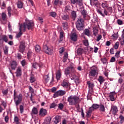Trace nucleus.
Wrapping results in <instances>:
<instances>
[{
	"label": "nucleus",
	"mask_w": 124,
	"mask_h": 124,
	"mask_svg": "<svg viewBox=\"0 0 124 124\" xmlns=\"http://www.w3.org/2000/svg\"><path fill=\"white\" fill-rule=\"evenodd\" d=\"M34 26V24L33 23L31 22V21H30V20H27L23 24L19 25V32L16 34L17 38H19L20 36H22L23 34L22 31L23 32L26 31L27 28L28 30H30V29H31Z\"/></svg>",
	"instance_id": "obj_1"
},
{
	"label": "nucleus",
	"mask_w": 124,
	"mask_h": 124,
	"mask_svg": "<svg viewBox=\"0 0 124 124\" xmlns=\"http://www.w3.org/2000/svg\"><path fill=\"white\" fill-rule=\"evenodd\" d=\"M76 74V71L74 66L73 64H71L69 66L65 69L64 74L66 77L74 76L75 77V75Z\"/></svg>",
	"instance_id": "obj_2"
},
{
	"label": "nucleus",
	"mask_w": 124,
	"mask_h": 124,
	"mask_svg": "<svg viewBox=\"0 0 124 124\" xmlns=\"http://www.w3.org/2000/svg\"><path fill=\"white\" fill-rule=\"evenodd\" d=\"M67 101L70 106H75L80 103V98L76 96L71 95L68 97Z\"/></svg>",
	"instance_id": "obj_3"
},
{
	"label": "nucleus",
	"mask_w": 124,
	"mask_h": 124,
	"mask_svg": "<svg viewBox=\"0 0 124 124\" xmlns=\"http://www.w3.org/2000/svg\"><path fill=\"white\" fill-rule=\"evenodd\" d=\"M23 99V95L21 93H19L18 95H17V92L16 91V90L14 91V101L16 104V106L17 108L19 105H20Z\"/></svg>",
	"instance_id": "obj_4"
},
{
	"label": "nucleus",
	"mask_w": 124,
	"mask_h": 124,
	"mask_svg": "<svg viewBox=\"0 0 124 124\" xmlns=\"http://www.w3.org/2000/svg\"><path fill=\"white\" fill-rule=\"evenodd\" d=\"M84 19L82 18H78L77 23L76 27L78 31H83L84 29Z\"/></svg>",
	"instance_id": "obj_5"
},
{
	"label": "nucleus",
	"mask_w": 124,
	"mask_h": 124,
	"mask_svg": "<svg viewBox=\"0 0 124 124\" xmlns=\"http://www.w3.org/2000/svg\"><path fill=\"white\" fill-rule=\"evenodd\" d=\"M43 50L44 52L48 55H51L53 50L49 48L46 45H44Z\"/></svg>",
	"instance_id": "obj_6"
},
{
	"label": "nucleus",
	"mask_w": 124,
	"mask_h": 124,
	"mask_svg": "<svg viewBox=\"0 0 124 124\" xmlns=\"http://www.w3.org/2000/svg\"><path fill=\"white\" fill-rule=\"evenodd\" d=\"M3 41L5 43H7L8 38L6 35H0V47L2 46H3Z\"/></svg>",
	"instance_id": "obj_7"
},
{
	"label": "nucleus",
	"mask_w": 124,
	"mask_h": 124,
	"mask_svg": "<svg viewBox=\"0 0 124 124\" xmlns=\"http://www.w3.org/2000/svg\"><path fill=\"white\" fill-rule=\"evenodd\" d=\"M96 11L98 14L101 15L103 17H105V16H108V12L105 9L102 10L97 9Z\"/></svg>",
	"instance_id": "obj_8"
},
{
	"label": "nucleus",
	"mask_w": 124,
	"mask_h": 124,
	"mask_svg": "<svg viewBox=\"0 0 124 124\" xmlns=\"http://www.w3.org/2000/svg\"><path fill=\"white\" fill-rule=\"evenodd\" d=\"M66 92L65 91L59 90L56 92L53 95V96L56 98L59 96H63L65 94Z\"/></svg>",
	"instance_id": "obj_9"
},
{
	"label": "nucleus",
	"mask_w": 124,
	"mask_h": 124,
	"mask_svg": "<svg viewBox=\"0 0 124 124\" xmlns=\"http://www.w3.org/2000/svg\"><path fill=\"white\" fill-rule=\"evenodd\" d=\"M87 84L89 87V91H91V93H93V89L94 86V83L93 82H91L90 81H87Z\"/></svg>",
	"instance_id": "obj_10"
},
{
	"label": "nucleus",
	"mask_w": 124,
	"mask_h": 124,
	"mask_svg": "<svg viewBox=\"0 0 124 124\" xmlns=\"http://www.w3.org/2000/svg\"><path fill=\"white\" fill-rule=\"evenodd\" d=\"M118 112V107L116 106H112L111 108L110 112L113 115H116Z\"/></svg>",
	"instance_id": "obj_11"
},
{
	"label": "nucleus",
	"mask_w": 124,
	"mask_h": 124,
	"mask_svg": "<svg viewBox=\"0 0 124 124\" xmlns=\"http://www.w3.org/2000/svg\"><path fill=\"white\" fill-rule=\"evenodd\" d=\"M62 77V72L61 70H58L57 72H56V78L57 81L61 80Z\"/></svg>",
	"instance_id": "obj_12"
},
{
	"label": "nucleus",
	"mask_w": 124,
	"mask_h": 124,
	"mask_svg": "<svg viewBox=\"0 0 124 124\" xmlns=\"http://www.w3.org/2000/svg\"><path fill=\"white\" fill-rule=\"evenodd\" d=\"M53 122L54 124H58L60 122H61L62 117L60 115H56L54 119Z\"/></svg>",
	"instance_id": "obj_13"
},
{
	"label": "nucleus",
	"mask_w": 124,
	"mask_h": 124,
	"mask_svg": "<svg viewBox=\"0 0 124 124\" xmlns=\"http://www.w3.org/2000/svg\"><path fill=\"white\" fill-rule=\"evenodd\" d=\"M47 114V112L46 109H44L43 108H41L39 111V115L42 117H44Z\"/></svg>",
	"instance_id": "obj_14"
},
{
	"label": "nucleus",
	"mask_w": 124,
	"mask_h": 124,
	"mask_svg": "<svg viewBox=\"0 0 124 124\" xmlns=\"http://www.w3.org/2000/svg\"><path fill=\"white\" fill-rule=\"evenodd\" d=\"M93 108V106L90 108H89V110L87 111V112H86V117L87 118H90L91 117V113L94 111Z\"/></svg>",
	"instance_id": "obj_15"
},
{
	"label": "nucleus",
	"mask_w": 124,
	"mask_h": 124,
	"mask_svg": "<svg viewBox=\"0 0 124 124\" xmlns=\"http://www.w3.org/2000/svg\"><path fill=\"white\" fill-rule=\"evenodd\" d=\"M97 76V71L95 69H92L89 72V76L94 77Z\"/></svg>",
	"instance_id": "obj_16"
},
{
	"label": "nucleus",
	"mask_w": 124,
	"mask_h": 124,
	"mask_svg": "<svg viewBox=\"0 0 124 124\" xmlns=\"http://www.w3.org/2000/svg\"><path fill=\"white\" fill-rule=\"evenodd\" d=\"M25 43L24 42H21L20 45H19V51L23 53L25 50Z\"/></svg>",
	"instance_id": "obj_17"
},
{
	"label": "nucleus",
	"mask_w": 124,
	"mask_h": 124,
	"mask_svg": "<svg viewBox=\"0 0 124 124\" xmlns=\"http://www.w3.org/2000/svg\"><path fill=\"white\" fill-rule=\"evenodd\" d=\"M16 74L17 77H20L22 76V69L21 67H17Z\"/></svg>",
	"instance_id": "obj_18"
},
{
	"label": "nucleus",
	"mask_w": 124,
	"mask_h": 124,
	"mask_svg": "<svg viewBox=\"0 0 124 124\" xmlns=\"http://www.w3.org/2000/svg\"><path fill=\"white\" fill-rule=\"evenodd\" d=\"M17 64L16 62L14 61L11 63V67L12 69L13 70H15L16 68Z\"/></svg>",
	"instance_id": "obj_19"
},
{
	"label": "nucleus",
	"mask_w": 124,
	"mask_h": 124,
	"mask_svg": "<svg viewBox=\"0 0 124 124\" xmlns=\"http://www.w3.org/2000/svg\"><path fill=\"white\" fill-rule=\"evenodd\" d=\"M53 3L54 5H62L63 3L62 0H53Z\"/></svg>",
	"instance_id": "obj_20"
},
{
	"label": "nucleus",
	"mask_w": 124,
	"mask_h": 124,
	"mask_svg": "<svg viewBox=\"0 0 124 124\" xmlns=\"http://www.w3.org/2000/svg\"><path fill=\"white\" fill-rule=\"evenodd\" d=\"M116 95V93L115 92H111L109 97L110 98V99L111 101H115V97L114 96Z\"/></svg>",
	"instance_id": "obj_21"
},
{
	"label": "nucleus",
	"mask_w": 124,
	"mask_h": 124,
	"mask_svg": "<svg viewBox=\"0 0 124 124\" xmlns=\"http://www.w3.org/2000/svg\"><path fill=\"white\" fill-rule=\"evenodd\" d=\"M77 36L76 33H73L71 35V40L74 42H76L77 41Z\"/></svg>",
	"instance_id": "obj_22"
},
{
	"label": "nucleus",
	"mask_w": 124,
	"mask_h": 124,
	"mask_svg": "<svg viewBox=\"0 0 124 124\" xmlns=\"http://www.w3.org/2000/svg\"><path fill=\"white\" fill-rule=\"evenodd\" d=\"M62 19L63 20L69 21H70V16L68 15H63L62 16Z\"/></svg>",
	"instance_id": "obj_23"
},
{
	"label": "nucleus",
	"mask_w": 124,
	"mask_h": 124,
	"mask_svg": "<svg viewBox=\"0 0 124 124\" xmlns=\"http://www.w3.org/2000/svg\"><path fill=\"white\" fill-rule=\"evenodd\" d=\"M30 82L31 83H34L36 81V78H35V76L33 74H31L30 76Z\"/></svg>",
	"instance_id": "obj_24"
},
{
	"label": "nucleus",
	"mask_w": 124,
	"mask_h": 124,
	"mask_svg": "<svg viewBox=\"0 0 124 124\" xmlns=\"http://www.w3.org/2000/svg\"><path fill=\"white\" fill-rule=\"evenodd\" d=\"M51 120L52 118L51 117H50V116H48V117H46L44 122L45 124H50Z\"/></svg>",
	"instance_id": "obj_25"
},
{
	"label": "nucleus",
	"mask_w": 124,
	"mask_h": 124,
	"mask_svg": "<svg viewBox=\"0 0 124 124\" xmlns=\"http://www.w3.org/2000/svg\"><path fill=\"white\" fill-rule=\"evenodd\" d=\"M99 110L100 112H105V108L104 107V106L102 104H100L99 105Z\"/></svg>",
	"instance_id": "obj_26"
},
{
	"label": "nucleus",
	"mask_w": 124,
	"mask_h": 124,
	"mask_svg": "<svg viewBox=\"0 0 124 124\" xmlns=\"http://www.w3.org/2000/svg\"><path fill=\"white\" fill-rule=\"evenodd\" d=\"M3 51H4V54L5 55H7L8 54L9 47L7 46H5L3 48Z\"/></svg>",
	"instance_id": "obj_27"
},
{
	"label": "nucleus",
	"mask_w": 124,
	"mask_h": 124,
	"mask_svg": "<svg viewBox=\"0 0 124 124\" xmlns=\"http://www.w3.org/2000/svg\"><path fill=\"white\" fill-rule=\"evenodd\" d=\"M98 81L100 82V84L101 85L105 81L104 78L102 76H99V78H98Z\"/></svg>",
	"instance_id": "obj_28"
},
{
	"label": "nucleus",
	"mask_w": 124,
	"mask_h": 124,
	"mask_svg": "<svg viewBox=\"0 0 124 124\" xmlns=\"http://www.w3.org/2000/svg\"><path fill=\"white\" fill-rule=\"evenodd\" d=\"M81 15L83 16V18H85L87 16V13L86 10L83 9V10H81Z\"/></svg>",
	"instance_id": "obj_29"
},
{
	"label": "nucleus",
	"mask_w": 124,
	"mask_h": 124,
	"mask_svg": "<svg viewBox=\"0 0 124 124\" xmlns=\"http://www.w3.org/2000/svg\"><path fill=\"white\" fill-rule=\"evenodd\" d=\"M119 119L120 120V123L123 124L124 123V116L122 114H120Z\"/></svg>",
	"instance_id": "obj_30"
},
{
	"label": "nucleus",
	"mask_w": 124,
	"mask_h": 124,
	"mask_svg": "<svg viewBox=\"0 0 124 124\" xmlns=\"http://www.w3.org/2000/svg\"><path fill=\"white\" fill-rule=\"evenodd\" d=\"M71 16H72V18L73 19L74 21L75 20L76 18L77 17V13L76 11H72L71 13Z\"/></svg>",
	"instance_id": "obj_31"
},
{
	"label": "nucleus",
	"mask_w": 124,
	"mask_h": 124,
	"mask_svg": "<svg viewBox=\"0 0 124 124\" xmlns=\"http://www.w3.org/2000/svg\"><path fill=\"white\" fill-rule=\"evenodd\" d=\"M17 8L18 9H22L23 8V2L20 1H18L17 3Z\"/></svg>",
	"instance_id": "obj_32"
},
{
	"label": "nucleus",
	"mask_w": 124,
	"mask_h": 124,
	"mask_svg": "<svg viewBox=\"0 0 124 124\" xmlns=\"http://www.w3.org/2000/svg\"><path fill=\"white\" fill-rule=\"evenodd\" d=\"M62 25L64 30L67 29V28L68 27V24L67 22H66V21H65V22L62 23Z\"/></svg>",
	"instance_id": "obj_33"
},
{
	"label": "nucleus",
	"mask_w": 124,
	"mask_h": 124,
	"mask_svg": "<svg viewBox=\"0 0 124 124\" xmlns=\"http://www.w3.org/2000/svg\"><path fill=\"white\" fill-rule=\"evenodd\" d=\"M64 34V32L63 31L60 32V40L61 42H62L63 40Z\"/></svg>",
	"instance_id": "obj_34"
},
{
	"label": "nucleus",
	"mask_w": 124,
	"mask_h": 124,
	"mask_svg": "<svg viewBox=\"0 0 124 124\" xmlns=\"http://www.w3.org/2000/svg\"><path fill=\"white\" fill-rule=\"evenodd\" d=\"M7 11H8V16L9 17H11L12 16V8H11V7H8Z\"/></svg>",
	"instance_id": "obj_35"
},
{
	"label": "nucleus",
	"mask_w": 124,
	"mask_h": 124,
	"mask_svg": "<svg viewBox=\"0 0 124 124\" xmlns=\"http://www.w3.org/2000/svg\"><path fill=\"white\" fill-rule=\"evenodd\" d=\"M83 51V49L82 48H79L77 50V54L78 55H81L82 54V52Z\"/></svg>",
	"instance_id": "obj_36"
},
{
	"label": "nucleus",
	"mask_w": 124,
	"mask_h": 124,
	"mask_svg": "<svg viewBox=\"0 0 124 124\" xmlns=\"http://www.w3.org/2000/svg\"><path fill=\"white\" fill-rule=\"evenodd\" d=\"M1 18L3 21H6L7 15L5 13H2L1 14Z\"/></svg>",
	"instance_id": "obj_37"
},
{
	"label": "nucleus",
	"mask_w": 124,
	"mask_h": 124,
	"mask_svg": "<svg viewBox=\"0 0 124 124\" xmlns=\"http://www.w3.org/2000/svg\"><path fill=\"white\" fill-rule=\"evenodd\" d=\"M35 50L36 52H37V53H39L41 50V47L40 46L38 45H36L35 47Z\"/></svg>",
	"instance_id": "obj_38"
},
{
	"label": "nucleus",
	"mask_w": 124,
	"mask_h": 124,
	"mask_svg": "<svg viewBox=\"0 0 124 124\" xmlns=\"http://www.w3.org/2000/svg\"><path fill=\"white\" fill-rule=\"evenodd\" d=\"M92 107L94 110H96L99 108V105H98V104H93Z\"/></svg>",
	"instance_id": "obj_39"
},
{
	"label": "nucleus",
	"mask_w": 124,
	"mask_h": 124,
	"mask_svg": "<svg viewBox=\"0 0 124 124\" xmlns=\"http://www.w3.org/2000/svg\"><path fill=\"white\" fill-rule=\"evenodd\" d=\"M71 3L73 4H75V3H77V4H79V3H80V1L79 0H70Z\"/></svg>",
	"instance_id": "obj_40"
},
{
	"label": "nucleus",
	"mask_w": 124,
	"mask_h": 124,
	"mask_svg": "<svg viewBox=\"0 0 124 124\" xmlns=\"http://www.w3.org/2000/svg\"><path fill=\"white\" fill-rule=\"evenodd\" d=\"M32 113H33L34 115H36V114H37V113H38V110H37V108H35V107H34V108H32Z\"/></svg>",
	"instance_id": "obj_41"
},
{
	"label": "nucleus",
	"mask_w": 124,
	"mask_h": 124,
	"mask_svg": "<svg viewBox=\"0 0 124 124\" xmlns=\"http://www.w3.org/2000/svg\"><path fill=\"white\" fill-rule=\"evenodd\" d=\"M62 85L64 87V88H67V87L69 86L68 83L66 81H63Z\"/></svg>",
	"instance_id": "obj_42"
},
{
	"label": "nucleus",
	"mask_w": 124,
	"mask_h": 124,
	"mask_svg": "<svg viewBox=\"0 0 124 124\" xmlns=\"http://www.w3.org/2000/svg\"><path fill=\"white\" fill-rule=\"evenodd\" d=\"M71 77H72V78L75 79V82L76 83H78L79 81V78L78 77L76 76V74H75V77H74L73 76H72Z\"/></svg>",
	"instance_id": "obj_43"
},
{
	"label": "nucleus",
	"mask_w": 124,
	"mask_h": 124,
	"mask_svg": "<svg viewBox=\"0 0 124 124\" xmlns=\"http://www.w3.org/2000/svg\"><path fill=\"white\" fill-rule=\"evenodd\" d=\"M98 32V30H97L96 28H93V34L94 36H96L97 35Z\"/></svg>",
	"instance_id": "obj_44"
},
{
	"label": "nucleus",
	"mask_w": 124,
	"mask_h": 124,
	"mask_svg": "<svg viewBox=\"0 0 124 124\" xmlns=\"http://www.w3.org/2000/svg\"><path fill=\"white\" fill-rule=\"evenodd\" d=\"M71 10V7L69 5H68L65 6L64 11L65 12H68Z\"/></svg>",
	"instance_id": "obj_45"
},
{
	"label": "nucleus",
	"mask_w": 124,
	"mask_h": 124,
	"mask_svg": "<svg viewBox=\"0 0 124 124\" xmlns=\"http://www.w3.org/2000/svg\"><path fill=\"white\" fill-rule=\"evenodd\" d=\"M14 121L16 124H19L20 122L19 121V118L18 116H15Z\"/></svg>",
	"instance_id": "obj_46"
},
{
	"label": "nucleus",
	"mask_w": 124,
	"mask_h": 124,
	"mask_svg": "<svg viewBox=\"0 0 124 124\" xmlns=\"http://www.w3.org/2000/svg\"><path fill=\"white\" fill-rule=\"evenodd\" d=\"M44 78L45 79L46 82L47 83L49 80V75H47L45 76L44 77Z\"/></svg>",
	"instance_id": "obj_47"
},
{
	"label": "nucleus",
	"mask_w": 124,
	"mask_h": 124,
	"mask_svg": "<svg viewBox=\"0 0 124 124\" xmlns=\"http://www.w3.org/2000/svg\"><path fill=\"white\" fill-rule=\"evenodd\" d=\"M1 105L4 107V109H5L7 107V104L4 101H1Z\"/></svg>",
	"instance_id": "obj_48"
},
{
	"label": "nucleus",
	"mask_w": 124,
	"mask_h": 124,
	"mask_svg": "<svg viewBox=\"0 0 124 124\" xmlns=\"http://www.w3.org/2000/svg\"><path fill=\"white\" fill-rule=\"evenodd\" d=\"M50 15L51 17L55 18L57 16V13L55 12H50Z\"/></svg>",
	"instance_id": "obj_49"
},
{
	"label": "nucleus",
	"mask_w": 124,
	"mask_h": 124,
	"mask_svg": "<svg viewBox=\"0 0 124 124\" xmlns=\"http://www.w3.org/2000/svg\"><path fill=\"white\" fill-rule=\"evenodd\" d=\"M85 34L87 35L88 36H89L90 32L88 29H85L84 31Z\"/></svg>",
	"instance_id": "obj_50"
},
{
	"label": "nucleus",
	"mask_w": 124,
	"mask_h": 124,
	"mask_svg": "<svg viewBox=\"0 0 124 124\" xmlns=\"http://www.w3.org/2000/svg\"><path fill=\"white\" fill-rule=\"evenodd\" d=\"M32 65L33 68H37V67L38 66L40 67V65L36 62L33 63Z\"/></svg>",
	"instance_id": "obj_51"
},
{
	"label": "nucleus",
	"mask_w": 124,
	"mask_h": 124,
	"mask_svg": "<svg viewBox=\"0 0 124 124\" xmlns=\"http://www.w3.org/2000/svg\"><path fill=\"white\" fill-rule=\"evenodd\" d=\"M19 109L20 110V113L22 114L24 112V106L23 105H20L19 106Z\"/></svg>",
	"instance_id": "obj_52"
},
{
	"label": "nucleus",
	"mask_w": 124,
	"mask_h": 124,
	"mask_svg": "<svg viewBox=\"0 0 124 124\" xmlns=\"http://www.w3.org/2000/svg\"><path fill=\"white\" fill-rule=\"evenodd\" d=\"M101 62H103L104 64L108 63L107 60L106 58L102 59Z\"/></svg>",
	"instance_id": "obj_53"
},
{
	"label": "nucleus",
	"mask_w": 124,
	"mask_h": 124,
	"mask_svg": "<svg viewBox=\"0 0 124 124\" xmlns=\"http://www.w3.org/2000/svg\"><path fill=\"white\" fill-rule=\"evenodd\" d=\"M27 62L25 60H23L21 62V64L22 66H25L26 65Z\"/></svg>",
	"instance_id": "obj_54"
},
{
	"label": "nucleus",
	"mask_w": 124,
	"mask_h": 124,
	"mask_svg": "<svg viewBox=\"0 0 124 124\" xmlns=\"http://www.w3.org/2000/svg\"><path fill=\"white\" fill-rule=\"evenodd\" d=\"M119 46V42L115 43V44L114 45V49H117Z\"/></svg>",
	"instance_id": "obj_55"
},
{
	"label": "nucleus",
	"mask_w": 124,
	"mask_h": 124,
	"mask_svg": "<svg viewBox=\"0 0 124 124\" xmlns=\"http://www.w3.org/2000/svg\"><path fill=\"white\" fill-rule=\"evenodd\" d=\"M64 108V105L62 103H60L59 105V108H60V109H62Z\"/></svg>",
	"instance_id": "obj_56"
},
{
	"label": "nucleus",
	"mask_w": 124,
	"mask_h": 124,
	"mask_svg": "<svg viewBox=\"0 0 124 124\" xmlns=\"http://www.w3.org/2000/svg\"><path fill=\"white\" fill-rule=\"evenodd\" d=\"M117 23L119 25H122L123 24V21L122 20H121V19H118Z\"/></svg>",
	"instance_id": "obj_57"
},
{
	"label": "nucleus",
	"mask_w": 124,
	"mask_h": 124,
	"mask_svg": "<svg viewBox=\"0 0 124 124\" xmlns=\"http://www.w3.org/2000/svg\"><path fill=\"white\" fill-rule=\"evenodd\" d=\"M56 106V105L55 103H53L52 104H50V108H55Z\"/></svg>",
	"instance_id": "obj_58"
},
{
	"label": "nucleus",
	"mask_w": 124,
	"mask_h": 124,
	"mask_svg": "<svg viewBox=\"0 0 124 124\" xmlns=\"http://www.w3.org/2000/svg\"><path fill=\"white\" fill-rule=\"evenodd\" d=\"M102 38V36L101 35H99L97 37V39H96V41L97 42H99L100 41V40Z\"/></svg>",
	"instance_id": "obj_59"
},
{
	"label": "nucleus",
	"mask_w": 124,
	"mask_h": 124,
	"mask_svg": "<svg viewBox=\"0 0 124 124\" xmlns=\"http://www.w3.org/2000/svg\"><path fill=\"white\" fill-rule=\"evenodd\" d=\"M2 93L4 95H6L8 93V90H6L2 91Z\"/></svg>",
	"instance_id": "obj_60"
},
{
	"label": "nucleus",
	"mask_w": 124,
	"mask_h": 124,
	"mask_svg": "<svg viewBox=\"0 0 124 124\" xmlns=\"http://www.w3.org/2000/svg\"><path fill=\"white\" fill-rule=\"evenodd\" d=\"M115 61H116V59H115V58L114 57H112V58H111L110 61V62H115Z\"/></svg>",
	"instance_id": "obj_61"
},
{
	"label": "nucleus",
	"mask_w": 124,
	"mask_h": 124,
	"mask_svg": "<svg viewBox=\"0 0 124 124\" xmlns=\"http://www.w3.org/2000/svg\"><path fill=\"white\" fill-rule=\"evenodd\" d=\"M114 48H111L110 50V53L111 54H114Z\"/></svg>",
	"instance_id": "obj_62"
},
{
	"label": "nucleus",
	"mask_w": 124,
	"mask_h": 124,
	"mask_svg": "<svg viewBox=\"0 0 124 124\" xmlns=\"http://www.w3.org/2000/svg\"><path fill=\"white\" fill-rule=\"evenodd\" d=\"M17 57L18 60H21L22 59V56L20 53H17Z\"/></svg>",
	"instance_id": "obj_63"
},
{
	"label": "nucleus",
	"mask_w": 124,
	"mask_h": 124,
	"mask_svg": "<svg viewBox=\"0 0 124 124\" xmlns=\"http://www.w3.org/2000/svg\"><path fill=\"white\" fill-rule=\"evenodd\" d=\"M5 121L6 123H8L9 121V117L7 115L6 116H5Z\"/></svg>",
	"instance_id": "obj_64"
}]
</instances>
